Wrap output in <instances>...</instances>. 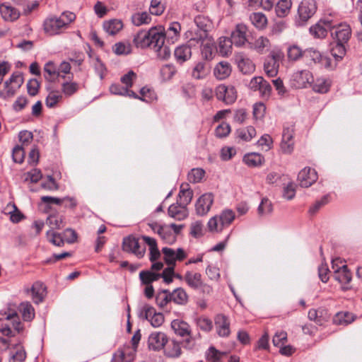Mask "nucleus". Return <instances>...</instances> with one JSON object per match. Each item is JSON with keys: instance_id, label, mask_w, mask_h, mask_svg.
<instances>
[{"instance_id": "obj_47", "label": "nucleus", "mask_w": 362, "mask_h": 362, "mask_svg": "<svg viewBox=\"0 0 362 362\" xmlns=\"http://www.w3.org/2000/svg\"><path fill=\"white\" fill-rule=\"evenodd\" d=\"M202 54L206 60H211L214 57V42L211 37L206 41L202 45Z\"/></svg>"}, {"instance_id": "obj_4", "label": "nucleus", "mask_w": 362, "mask_h": 362, "mask_svg": "<svg viewBox=\"0 0 362 362\" xmlns=\"http://www.w3.org/2000/svg\"><path fill=\"white\" fill-rule=\"evenodd\" d=\"M217 100L223 102L226 105L234 103L237 99V91L232 86L221 84L215 89Z\"/></svg>"}, {"instance_id": "obj_35", "label": "nucleus", "mask_w": 362, "mask_h": 362, "mask_svg": "<svg viewBox=\"0 0 362 362\" xmlns=\"http://www.w3.org/2000/svg\"><path fill=\"white\" fill-rule=\"evenodd\" d=\"M331 87L330 80L325 78H317L314 81L313 90L319 93H327Z\"/></svg>"}, {"instance_id": "obj_53", "label": "nucleus", "mask_w": 362, "mask_h": 362, "mask_svg": "<svg viewBox=\"0 0 362 362\" xmlns=\"http://www.w3.org/2000/svg\"><path fill=\"white\" fill-rule=\"evenodd\" d=\"M156 301L160 308H163L169 302L172 301L170 292L168 290L159 292L156 295Z\"/></svg>"}, {"instance_id": "obj_29", "label": "nucleus", "mask_w": 362, "mask_h": 362, "mask_svg": "<svg viewBox=\"0 0 362 362\" xmlns=\"http://www.w3.org/2000/svg\"><path fill=\"white\" fill-rule=\"evenodd\" d=\"M210 73V67L205 62H197L192 71V76L195 79H203Z\"/></svg>"}, {"instance_id": "obj_52", "label": "nucleus", "mask_w": 362, "mask_h": 362, "mask_svg": "<svg viewBox=\"0 0 362 362\" xmlns=\"http://www.w3.org/2000/svg\"><path fill=\"white\" fill-rule=\"evenodd\" d=\"M17 89L8 82L6 81L4 84V88L0 90V98L7 100L12 98L16 93Z\"/></svg>"}, {"instance_id": "obj_55", "label": "nucleus", "mask_w": 362, "mask_h": 362, "mask_svg": "<svg viewBox=\"0 0 362 362\" xmlns=\"http://www.w3.org/2000/svg\"><path fill=\"white\" fill-rule=\"evenodd\" d=\"M219 216L221 224L223 228L228 226L235 219V213L230 209L223 211Z\"/></svg>"}, {"instance_id": "obj_8", "label": "nucleus", "mask_w": 362, "mask_h": 362, "mask_svg": "<svg viewBox=\"0 0 362 362\" xmlns=\"http://www.w3.org/2000/svg\"><path fill=\"white\" fill-rule=\"evenodd\" d=\"M44 30L49 35H54L61 33L65 28V23L62 18L57 16L47 18L43 23Z\"/></svg>"}, {"instance_id": "obj_57", "label": "nucleus", "mask_w": 362, "mask_h": 362, "mask_svg": "<svg viewBox=\"0 0 362 362\" xmlns=\"http://www.w3.org/2000/svg\"><path fill=\"white\" fill-rule=\"evenodd\" d=\"M250 20L252 24L258 28H264L267 22L266 16L262 13H254L250 16Z\"/></svg>"}, {"instance_id": "obj_64", "label": "nucleus", "mask_w": 362, "mask_h": 362, "mask_svg": "<svg viewBox=\"0 0 362 362\" xmlns=\"http://www.w3.org/2000/svg\"><path fill=\"white\" fill-rule=\"evenodd\" d=\"M26 358V352L22 346H16V351L12 354L9 362H23Z\"/></svg>"}, {"instance_id": "obj_38", "label": "nucleus", "mask_w": 362, "mask_h": 362, "mask_svg": "<svg viewBox=\"0 0 362 362\" xmlns=\"http://www.w3.org/2000/svg\"><path fill=\"white\" fill-rule=\"evenodd\" d=\"M233 45L231 38L221 37L218 39V50L222 56H227L231 53L232 45Z\"/></svg>"}, {"instance_id": "obj_20", "label": "nucleus", "mask_w": 362, "mask_h": 362, "mask_svg": "<svg viewBox=\"0 0 362 362\" xmlns=\"http://www.w3.org/2000/svg\"><path fill=\"white\" fill-rule=\"evenodd\" d=\"M186 37L188 39L187 43L191 46L202 45L211 37L209 34L199 30H189L186 33Z\"/></svg>"}, {"instance_id": "obj_12", "label": "nucleus", "mask_w": 362, "mask_h": 362, "mask_svg": "<svg viewBox=\"0 0 362 362\" xmlns=\"http://www.w3.org/2000/svg\"><path fill=\"white\" fill-rule=\"evenodd\" d=\"M332 26V20L329 18L320 20L315 25L310 28V33L315 38H324L326 37L327 32H330Z\"/></svg>"}, {"instance_id": "obj_30", "label": "nucleus", "mask_w": 362, "mask_h": 362, "mask_svg": "<svg viewBox=\"0 0 362 362\" xmlns=\"http://www.w3.org/2000/svg\"><path fill=\"white\" fill-rule=\"evenodd\" d=\"M171 327L177 335L187 337L191 334L190 326L180 320H174L171 322Z\"/></svg>"}, {"instance_id": "obj_31", "label": "nucleus", "mask_w": 362, "mask_h": 362, "mask_svg": "<svg viewBox=\"0 0 362 362\" xmlns=\"http://www.w3.org/2000/svg\"><path fill=\"white\" fill-rule=\"evenodd\" d=\"M123 23L119 19H112L103 23L104 30L110 35H115L123 28Z\"/></svg>"}, {"instance_id": "obj_23", "label": "nucleus", "mask_w": 362, "mask_h": 362, "mask_svg": "<svg viewBox=\"0 0 362 362\" xmlns=\"http://www.w3.org/2000/svg\"><path fill=\"white\" fill-rule=\"evenodd\" d=\"M232 68L229 62L222 61L218 63L214 69V75L218 80H224L231 74Z\"/></svg>"}, {"instance_id": "obj_60", "label": "nucleus", "mask_w": 362, "mask_h": 362, "mask_svg": "<svg viewBox=\"0 0 362 362\" xmlns=\"http://www.w3.org/2000/svg\"><path fill=\"white\" fill-rule=\"evenodd\" d=\"M46 223L52 228L51 230L59 229L63 226V219L62 216L58 215L49 216L47 218Z\"/></svg>"}, {"instance_id": "obj_56", "label": "nucleus", "mask_w": 362, "mask_h": 362, "mask_svg": "<svg viewBox=\"0 0 362 362\" xmlns=\"http://www.w3.org/2000/svg\"><path fill=\"white\" fill-rule=\"evenodd\" d=\"M287 56L289 60L297 61L303 57V51L297 45H291L287 49Z\"/></svg>"}, {"instance_id": "obj_22", "label": "nucleus", "mask_w": 362, "mask_h": 362, "mask_svg": "<svg viewBox=\"0 0 362 362\" xmlns=\"http://www.w3.org/2000/svg\"><path fill=\"white\" fill-rule=\"evenodd\" d=\"M168 213L169 216L177 221L184 220L188 216L187 206L178 202L168 207Z\"/></svg>"}, {"instance_id": "obj_36", "label": "nucleus", "mask_w": 362, "mask_h": 362, "mask_svg": "<svg viewBox=\"0 0 362 362\" xmlns=\"http://www.w3.org/2000/svg\"><path fill=\"white\" fill-rule=\"evenodd\" d=\"M172 301L178 305H185L188 302V295L182 288H177L170 292Z\"/></svg>"}, {"instance_id": "obj_51", "label": "nucleus", "mask_w": 362, "mask_h": 362, "mask_svg": "<svg viewBox=\"0 0 362 362\" xmlns=\"http://www.w3.org/2000/svg\"><path fill=\"white\" fill-rule=\"evenodd\" d=\"M165 355L171 358H177L181 354V347L178 342L171 341L165 350Z\"/></svg>"}, {"instance_id": "obj_46", "label": "nucleus", "mask_w": 362, "mask_h": 362, "mask_svg": "<svg viewBox=\"0 0 362 362\" xmlns=\"http://www.w3.org/2000/svg\"><path fill=\"white\" fill-rule=\"evenodd\" d=\"M0 12L3 18L6 21H13L19 17V13L16 9L8 6L1 5L0 6Z\"/></svg>"}, {"instance_id": "obj_14", "label": "nucleus", "mask_w": 362, "mask_h": 362, "mask_svg": "<svg viewBox=\"0 0 362 362\" xmlns=\"http://www.w3.org/2000/svg\"><path fill=\"white\" fill-rule=\"evenodd\" d=\"M214 202L211 193H206L202 195L195 204L196 212L199 216L206 215L210 210Z\"/></svg>"}, {"instance_id": "obj_49", "label": "nucleus", "mask_w": 362, "mask_h": 362, "mask_svg": "<svg viewBox=\"0 0 362 362\" xmlns=\"http://www.w3.org/2000/svg\"><path fill=\"white\" fill-rule=\"evenodd\" d=\"M256 135L255 129L249 126L237 130V136L243 141H249Z\"/></svg>"}, {"instance_id": "obj_48", "label": "nucleus", "mask_w": 362, "mask_h": 362, "mask_svg": "<svg viewBox=\"0 0 362 362\" xmlns=\"http://www.w3.org/2000/svg\"><path fill=\"white\" fill-rule=\"evenodd\" d=\"M139 278L142 284L151 285L153 281H157L160 278V274L150 271H141L139 273Z\"/></svg>"}, {"instance_id": "obj_15", "label": "nucleus", "mask_w": 362, "mask_h": 362, "mask_svg": "<svg viewBox=\"0 0 362 362\" xmlns=\"http://www.w3.org/2000/svg\"><path fill=\"white\" fill-rule=\"evenodd\" d=\"M216 332L219 337H227L230 333V321L227 316L223 314L216 315L214 317Z\"/></svg>"}, {"instance_id": "obj_17", "label": "nucleus", "mask_w": 362, "mask_h": 362, "mask_svg": "<svg viewBox=\"0 0 362 362\" xmlns=\"http://www.w3.org/2000/svg\"><path fill=\"white\" fill-rule=\"evenodd\" d=\"M247 28L243 24H238L231 33V40L236 47H241L247 42Z\"/></svg>"}, {"instance_id": "obj_2", "label": "nucleus", "mask_w": 362, "mask_h": 362, "mask_svg": "<svg viewBox=\"0 0 362 362\" xmlns=\"http://www.w3.org/2000/svg\"><path fill=\"white\" fill-rule=\"evenodd\" d=\"M163 29L160 28H151L148 31L141 30L134 37L133 42L136 47L146 48L153 47L158 36L163 33Z\"/></svg>"}, {"instance_id": "obj_5", "label": "nucleus", "mask_w": 362, "mask_h": 362, "mask_svg": "<svg viewBox=\"0 0 362 362\" xmlns=\"http://www.w3.org/2000/svg\"><path fill=\"white\" fill-rule=\"evenodd\" d=\"M122 250L124 252L134 254L138 258L144 257L146 253V247H141L139 239L134 235H129L124 238L122 241Z\"/></svg>"}, {"instance_id": "obj_7", "label": "nucleus", "mask_w": 362, "mask_h": 362, "mask_svg": "<svg viewBox=\"0 0 362 362\" xmlns=\"http://www.w3.org/2000/svg\"><path fill=\"white\" fill-rule=\"evenodd\" d=\"M282 57V54L279 52H272L265 59L264 63V69L267 75L269 77L275 76L279 70V61Z\"/></svg>"}, {"instance_id": "obj_19", "label": "nucleus", "mask_w": 362, "mask_h": 362, "mask_svg": "<svg viewBox=\"0 0 362 362\" xmlns=\"http://www.w3.org/2000/svg\"><path fill=\"white\" fill-rule=\"evenodd\" d=\"M152 49L157 53V57L160 59L165 60L170 57L171 52L170 47L165 45V35L163 32L158 36V38L156 39Z\"/></svg>"}, {"instance_id": "obj_58", "label": "nucleus", "mask_w": 362, "mask_h": 362, "mask_svg": "<svg viewBox=\"0 0 362 362\" xmlns=\"http://www.w3.org/2000/svg\"><path fill=\"white\" fill-rule=\"evenodd\" d=\"M345 53L344 43L342 42H336V44L331 49V54L337 61L341 59Z\"/></svg>"}, {"instance_id": "obj_41", "label": "nucleus", "mask_w": 362, "mask_h": 362, "mask_svg": "<svg viewBox=\"0 0 362 362\" xmlns=\"http://www.w3.org/2000/svg\"><path fill=\"white\" fill-rule=\"evenodd\" d=\"M151 17L147 12H138L132 15V23L136 26L149 24Z\"/></svg>"}, {"instance_id": "obj_40", "label": "nucleus", "mask_w": 362, "mask_h": 362, "mask_svg": "<svg viewBox=\"0 0 362 362\" xmlns=\"http://www.w3.org/2000/svg\"><path fill=\"white\" fill-rule=\"evenodd\" d=\"M136 352V349L127 346L124 350H119L117 353H115L113 356V358L115 359L117 357H118L119 358L120 361L125 360L128 362H131L133 361Z\"/></svg>"}, {"instance_id": "obj_25", "label": "nucleus", "mask_w": 362, "mask_h": 362, "mask_svg": "<svg viewBox=\"0 0 362 362\" xmlns=\"http://www.w3.org/2000/svg\"><path fill=\"white\" fill-rule=\"evenodd\" d=\"M30 291L33 300L37 304L41 303L46 296V287L40 281H36L33 284Z\"/></svg>"}, {"instance_id": "obj_28", "label": "nucleus", "mask_w": 362, "mask_h": 362, "mask_svg": "<svg viewBox=\"0 0 362 362\" xmlns=\"http://www.w3.org/2000/svg\"><path fill=\"white\" fill-rule=\"evenodd\" d=\"M184 280L193 289H198L202 286V275L198 272L187 271L184 275Z\"/></svg>"}, {"instance_id": "obj_62", "label": "nucleus", "mask_w": 362, "mask_h": 362, "mask_svg": "<svg viewBox=\"0 0 362 362\" xmlns=\"http://www.w3.org/2000/svg\"><path fill=\"white\" fill-rule=\"evenodd\" d=\"M205 172L201 168H194L188 174V180L190 182L197 183L202 180Z\"/></svg>"}, {"instance_id": "obj_54", "label": "nucleus", "mask_w": 362, "mask_h": 362, "mask_svg": "<svg viewBox=\"0 0 362 362\" xmlns=\"http://www.w3.org/2000/svg\"><path fill=\"white\" fill-rule=\"evenodd\" d=\"M273 211L272 204L267 198H263L259 204L257 211L261 216L270 214Z\"/></svg>"}, {"instance_id": "obj_21", "label": "nucleus", "mask_w": 362, "mask_h": 362, "mask_svg": "<svg viewBox=\"0 0 362 362\" xmlns=\"http://www.w3.org/2000/svg\"><path fill=\"white\" fill-rule=\"evenodd\" d=\"M334 278L343 285L342 288L344 290L349 289V287L346 285L351 282L352 277L351 273L346 264H342L341 267H337L335 269Z\"/></svg>"}, {"instance_id": "obj_24", "label": "nucleus", "mask_w": 362, "mask_h": 362, "mask_svg": "<svg viewBox=\"0 0 362 362\" xmlns=\"http://www.w3.org/2000/svg\"><path fill=\"white\" fill-rule=\"evenodd\" d=\"M236 62L239 69L244 74H250L255 69V66L252 60L242 53L236 55Z\"/></svg>"}, {"instance_id": "obj_26", "label": "nucleus", "mask_w": 362, "mask_h": 362, "mask_svg": "<svg viewBox=\"0 0 362 362\" xmlns=\"http://www.w3.org/2000/svg\"><path fill=\"white\" fill-rule=\"evenodd\" d=\"M189 44L182 45L177 47L174 52L175 57L177 62L182 64L189 59L192 57V49Z\"/></svg>"}, {"instance_id": "obj_59", "label": "nucleus", "mask_w": 362, "mask_h": 362, "mask_svg": "<svg viewBox=\"0 0 362 362\" xmlns=\"http://www.w3.org/2000/svg\"><path fill=\"white\" fill-rule=\"evenodd\" d=\"M176 71L177 70L173 64H165L160 69V75L163 81H169Z\"/></svg>"}, {"instance_id": "obj_3", "label": "nucleus", "mask_w": 362, "mask_h": 362, "mask_svg": "<svg viewBox=\"0 0 362 362\" xmlns=\"http://www.w3.org/2000/svg\"><path fill=\"white\" fill-rule=\"evenodd\" d=\"M317 5L314 0H303L298 6V14L295 23L298 26H303L315 13Z\"/></svg>"}, {"instance_id": "obj_13", "label": "nucleus", "mask_w": 362, "mask_h": 362, "mask_svg": "<svg viewBox=\"0 0 362 362\" xmlns=\"http://www.w3.org/2000/svg\"><path fill=\"white\" fill-rule=\"evenodd\" d=\"M298 180L303 187L311 186L317 180V174L315 169L306 167L300 171Z\"/></svg>"}, {"instance_id": "obj_39", "label": "nucleus", "mask_w": 362, "mask_h": 362, "mask_svg": "<svg viewBox=\"0 0 362 362\" xmlns=\"http://www.w3.org/2000/svg\"><path fill=\"white\" fill-rule=\"evenodd\" d=\"M178 196L180 198L179 203L187 206L192 199L193 192L188 187L187 185H182Z\"/></svg>"}, {"instance_id": "obj_61", "label": "nucleus", "mask_w": 362, "mask_h": 362, "mask_svg": "<svg viewBox=\"0 0 362 362\" xmlns=\"http://www.w3.org/2000/svg\"><path fill=\"white\" fill-rule=\"evenodd\" d=\"M226 354L223 352H220L214 347L211 346L209 349L208 353L206 355V360L208 362H221V358Z\"/></svg>"}, {"instance_id": "obj_10", "label": "nucleus", "mask_w": 362, "mask_h": 362, "mask_svg": "<svg viewBox=\"0 0 362 362\" xmlns=\"http://www.w3.org/2000/svg\"><path fill=\"white\" fill-rule=\"evenodd\" d=\"M162 252L164 260L168 266L175 267L176 261H182L187 257L186 252L182 248L175 250L172 248L163 247Z\"/></svg>"}, {"instance_id": "obj_43", "label": "nucleus", "mask_w": 362, "mask_h": 362, "mask_svg": "<svg viewBox=\"0 0 362 362\" xmlns=\"http://www.w3.org/2000/svg\"><path fill=\"white\" fill-rule=\"evenodd\" d=\"M243 160L248 166L256 167L261 165L263 163L264 158L259 153H251L245 155Z\"/></svg>"}, {"instance_id": "obj_37", "label": "nucleus", "mask_w": 362, "mask_h": 362, "mask_svg": "<svg viewBox=\"0 0 362 362\" xmlns=\"http://www.w3.org/2000/svg\"><path fill=\"white\" fill-rule=\"evenodd\" d=\"M354 320V315L349 312H339L333 317L335 325H346Z\"/></svg>"}, {"instance_id": "obj_33", "label": "nucleus", "mask_w": 362, "mask_h": 362, "mask_svg": "<svg viewBox=\"0 0 362 362\" xmlns=\"http://www.w3.org/2000/svg\"><path fill=\"white\" fill-rule=\"evenodd\" d=\"M45 78L49 81H52L58 77L65 78L64 76L59 75L57 67L52 62H48L44 66Z\"/></svg>"}, {"instance_id": "obj_18", "label": "nucleus", "mask_w": 362, "mask_h": 362, "mask_svg": "<svg viewBox=\"0 0 362 362\" xmlns=\"http://www.w3.org/2000/svg\"><path fill=\"white\" fill-rule=\"evenodd\" d=\"M167 341L168 338L165 333L155 332L150 334L148 339V344L150 349L157 351L163 349Z\"/></svg>"}, {"instance_id": "obj_6", "label": "nucleus", "mask_w": 362, "mask_h": 362, "mask_svg": "<svg viewBox=\"0 0 362 362\" xmlns=\"http://www.w3.org/2000/svg\"><path fill=\"white\" fill-rule=\"evenodd\" d=\"M330 33L336 42L346 43L351 36V31L349 25L346 23L337 24L332 21Z\"/></svg>"}, {"instance_id": "obj_50", "label": "nucleus", "mask_w": 362, "mask_h": 362, "mask_svg": "<svg viewBox=\"0 0 362 362\" xmlns=\"http://www.w3.org/2000/svg\"><path fill=\"white\" fill-rule=\"evenodd\" d=\"M20 310L24 320L29 321L35 316L34 308L29 302L21 303Z\"/></svg>"}, {"instance_id": "obj_27", "label": "nucleus", "mask_w": 362, "mask_h": 362, "mask_svg": "<svg viewBox=\"0 0 362 362\" xmlns=\"http://www.w3.org/2000/svg\"><path fill=\"white\" fill-rule=\"evenodd\" d=\"M308 317L310 320L314 321L318 325H322L329 318L327 310L322 308L310 309L308 311Z\"/></svg>"}, {"instance_id": "obj_11", "label": "nucleus", "mask_w": 362, "mask_h": 362, "mask_svg": "<svg viewBox=\"0 0 362 362\" xmlns=\"http://www.w3.org/2000/svg\"><path fill=\"white\" fill-rule=\"evenodd\" d=\"M303 58L305 60V63L309 67H313L317 64L322 63L325 61V66H329V59L324 57L322 54L317 49L314 48H308L303 51Z\"/></svg>"}, {"instance_id": "obj_9", "label": "nucleus", "mask_w": 362, "mask_h": 362, "mask_svg": "<svg viewBox=\"0 0 362 362\" xmlns=\"http://www.w3.org/2000/svg\"><path fill=\"white\" fill-rule=\"evenodd\" d=\"M313 77L310 71L307 70L298 71L292 75L291 85L296 88H304L311 83Z\"/></svg>"}, {"instance_id": "obj_45", "label": "nucleus", "mask_w": 362, "mask_h": 362, "mask_svg": "<svg viewBox=\"0 0 362 362\" xmlns=\"http://www.w3.org/2000/svg\"><path fill=\"white\" fill-rule=\"evenodd\" d=\"M291 6V0H279L275 8L277 16L279 17L286 16L290 11Z\"/></svg>"}, {"instance_id": "obj_42", "label": "nucleus", "mask_w": 362, "mask_h": 362, "mask_svg": "<svg viewBox=\"0 0 362 362\" xmlns=\"http://www.w3.org/2000/svg\"><path fill=\"white\" fill-rule=\"evenodd\" d=\"M250 47L254 49L259 53H263L270 47V42L268 38L261 36L254 43H250Z\"/></svg>"}, {"instance_id": "obj_16", "label": "nucleus", "mask_w": 362, "mask_h": 362, "mask_svg": "<svg viewBox=\"0 0 362 362\" xmlns=\"http://www.w3.org/2000/svg\"><path fill=\"white\" fill-rule=\"evenodd\" d=\"M144 317L148 320L151 325L154 327H160L164 322V317L160 313H156L155 309L148 305H145L142 310Z\"/></svg>"}, {"instance_id": "obj_44", "label": "nucleus", "mask_w": 362, "mask_h": 362, "mask_svg": "<svg viewBox=\"0 0 362 362\" xmlns=\"http://www.w3.org/2000/svg\"><path fill=\"white\" fill-rule=\"evenodd\" d=\"M79 89V84L74 81H64L62 83L61 91L66 97L75 94Z\"/></svg>"}, {"instance_id": "obj_34", "label": "nucleus", "mask_w": 362, "mask_h": 362, "mask_svg": "<svg viewBox=\"0 0 362 362\" xmlns=\"http://www.w3.org/2000/svg\"><path fill=\"white\" fill-rule=\"evenodd\" d=\"M194 23L200 31L206 33L208 34L209 32L213 28V23L207 16L199 15L195 17Z\"/></svg>"}, {"instance_id": "obj_63", "label": "nucleus", "mask_w": 362, "mask_h": 362, "mask_svg": "<svg viewBox=\"0 0 362 362\" xmlns=\"http://www.w3.org/2000/svg\"><path fill=\"white\" fill-rule=\"evenodd\" d=\"M13 160L17 163H22L25 158V151L20 145L16 146L12 151Z\"/></svg>"}, {"instance_id": "obj_1", "label": "nucleus", "mask_w": 362, "mask_h": 362, "mask_svg": "<svg viewBox=\"0 0 362 362\" xmlns=\"http://www.w3.org/2000/svg\"><path fill=\"white\" fill-rule=\"evenodd\" d=\"M0 332L6 337H13L14 334L11 330V327L17 332L21 330V322L19 317L15 310H11L8 313L6 312L0 313Z\"/></svg>"}, {"instance_id": "obj_32", "label": "nucleus", "mask_w": 362, "mask_h": 362, "mask_svg": "<svg viewBox=\"0 0 362 362\" xmlns=\"http://www.w3.org/2000/svg\"><path fill=\"white\" fill-rule=\"evenodd\" d=\"M180 24L178 22H173L170 23L165 33H164L165 38H167L168 42L170 41L171 43H174L177 40L180 36Z\"/></svg>"}]
</instances>
